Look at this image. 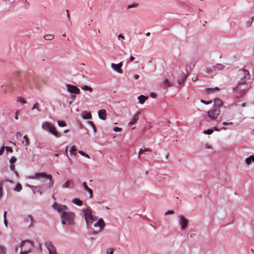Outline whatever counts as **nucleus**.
Wrapping results in <instances>:
<instances>
[{
    "label": "nucleus",
    "mask_w": 254,
    "mask_h": 254,
    "mask_svg": "<svg viewBox=\"0 0 254 254\" xmlns=\"http://www.w3.org/2000/svg\"><path fill=\"white\" fill-rule=\"evenodd\" d=\"M243 71L244 72V77L243 79H241L235 88V91L236 92V98L238 100L237 102L240 101L239 99L242 98L245 95L246 93V88H242V85L244 84L246 81L249 80L250 78V74L249 73V71L245 69H243Z\"/></svg>",
    "instance_id": "1"
},
{
    "label": "nucleus",
    "mask_w": 254,
    "mask_h": 254,
    "mask_svg": "<svg viewBox=\"0 0 254 254\" xmlns=\"http://www.w3.org/2000/svg\"><path fill=\"white\" fill-rule=\"evenodd\" d=\"M21 254H27L31 251L33 247L32 243L29 241H24L21 244Z\"/></svg>",
    "instance_id": "2"
},
{
    "label": "nucleus",
    "mask_w": 254,
    "mask_h": 254,
    "mask_svg": "<svg viewBox=\"0 0 254 254\" xmlns=\"http://www.w3.org/2000/svg\"><path fill=\"white\" fill-rule=\"evenodd\" d=\"M221 113V110L213 107L207 111V114L211 120H217Z\"/></svg>",
    "instance_id": "3"
},
{
    "label": "nucleus",
    "mask_w": 254,
    "mask_h": 254,
    "mask_svg": "<svg viewBox=\"0 0 254 254\" xmlns=\"http://www.w3.org/2000/svg\"><path fill=\"white\" fill-rule=\"evenodd\" d=\"M75 214L72 212H64V225L67 223L70 226L74 224V218Z\"/></svg>",
    "instance_id": "4"
},
{
    "label": "nucleus",
    "mask_w": 254,
    "mask_h": 254,
    "mask_svg": "<svg viewBox=\"0 0 254 254\" xmlns=\"http://www.w3.org/2000/svg\"><path fill=\"white\" fill-rule=\"evenodd\" d=\"M84 214L87 225L92 224L93 222L97 219L96 217L92 215L90 209L84 210Z\"/></svg>",
    "instance_id": "5"
},
{
    "label": "nucleus",
    "mask_w": 254,
    "mask_h": 254,
    "mask_svg": "<svg viewBox=\"0 0 254 254\" xmlns=\"http://www.w3.org/2000/svg\"><path fill=\"white\" fill-rule=\"evenodd\" d=\"M42 128L49 131L56 137H59L58 132L56 130L55 127L48 122L44 123L42 126Z\"/></svg>",
    "instance_id": "6"
},
{
    "label": "nucleus",
    "mask_w": 254,
    "mask_h": 254,
    "mask_svg": "<svg viewBox=\"0 0 254 254\" xmlns=\"http://www.w3.org/2000/svg\"><path fill=\"white\" fill-rule=\"evenodd\" d=\"M33 179L40 180L41 179H45L49 180V188H50L52 184L51 183L52 177L51 175H48L45 173H35L33 176L32 177Z\"/></svg>",
    "instance_id": "7"
},
{
    "label": "nucleus",
    "mask_w": 254,
    "mask_h": 254,
    "mask_svg": "<svg viewBox=\"0 0 254 254\" xmlns=\"http://www.w3.org/2000/svg\"><path fill=\"white\" fill-rule=\"evenodd\" d=\"M53 207L57 210V211L61 214V221L64 224V206L62 205H59L57 203L55 202L53 205Z\"/></svg>",
    "instance_id": "8"
},
{
    "label": "nucleus",
    "mask_w": 254,
    "mask_h": 254,
    "mask_svg": "<svg viewBox=\"0 0 254 254\" xmlns=\"http://www.w3.org/2000/svg\"><path fill=\"white\" fill-rule=\"evenodd\" d=\"M66 87L67 91L70 93L75 94L80 93V90L76 86L67 84L66 85Z\"/></svg>",
    "instance_id": "9"
},
{
    "label": "nucleus",
    "mask_w": 254,
    "mask_h": 254,
    "mask_svg": "<svg viewBox=\"0 0 254 254\" xmlns=\"http://www.w3.org/2000/svg\"><path fill=\"white\" fill-rule=\"evenodd\" d=\"M45 246L49 251V254H57L55 247L50 242H46Z\"/></svg>",
    "instance_id": "10"
},
{
    "label": "nucleus",
    "mask_w": 254,
    "mask_h": 254,
    "mask_svg": "<svg viewBox=\"0 0 254 254\" xmlns=\"http://www.w3.org/2000/svg\"><path fill=\"white\" fill-rule=\"evenodd\" d=\"M179 223L181 225L182 229H185L188 226V220L184 216L181 215L179 216Z\"/></svg>",
    "instance_id": "11"
},
{
    "label": "nucleus",
    "mask_w": 254,
    "mask_h": 254,
    "mask_svg": "<svg viewBox=\"0 0 254 254\" xmlns=\"http://www.w3.org/2000/svg\"><path fill=\"white\" fill-rule=\"evenodd\" d=\"M123 66V62L119 63L118 64H115L114 63L111 64V67L113 69L116 70L119 73H123V70L121 69L122 66Z\"/></svg>",
    "instance_id": "12"
},
{
    "label": "nucleus",
    "mask_w": 254,
    "mask_h": 254,
    "mask_svg": "<svg viewBox=\"0 0 254 254\" xmlns=\"http://www.w3.org/2000/svg\"><path fill=\"white\" fill-rule=\"evenodd\" d=\"M95 227H99V231L101 232L105 228V223L102 218L98 219V221L94 224Z\"/></svg>",
    "instance_id": "13"
},
{
    "label": "nucleus",
    "mask_w": 254,
    "mask_h": 254,
    "mask_svg": "<svg viewBox=\"0 0 254 254\" xmlns=\"http://www.w3.org/2000/svg\"><path fill=\"white\" fill-rule=\"evenodd\" d=\"M106 116L107 113L105 109H101L99 111L98 116L100 119L105 121L106 120Z\"/></svg>",
    "instance_id": "14"
},
{
    "label": "nucleus",
    "mask_w": 254,
    "mask_h": 254,
    "mask_svg": "<svg viewBox=\"0 0 254 254\" xmlns=\"http://www.w3.org/2000/svg\"><path fill=\"white\" fill-rule=\"evenodd\" d=\"M214 108H216L217 109H220L223 105V102L219 99L216 98L215 99L214 101Z\"/></svg>",
    "instance_id": "15"
},
{
    "label": "nucleus",
    "mask_w": 254,
    "mask_h": 254,
    "mask_svg": "<svg viewBox=\"0 0 254 254\" xmlns=\"http://www.w3.org/2000/svg\"><path fill=\"white\" fill-rule=\"evenodd\" d=\"M82 185H83V187L84 189L86 190H87L88 192V193H89V194H90V198H92V197H93V191H92V190L91 189H90L87 186V184H86V183L85 182H83Z\"/></svg>",
    "instance_id": "16"
},
{
    "label": "nucleus",
    "mask_w": 254,
    "mask_h": 254,
    "mask_svg": "<svg viewBox=\"0 0 254 254\" xmlns=\"http://www.w3.org/2000/svg\"><path fill=\"white\" fill-rule=\"evenodd\" d=\"M140 114V112H138L136 114H135L132 120L130 121V122L129 123V125H134L138 120V115Z\"/></svg>",
    "instance_id": "17"
},
{
    "label": "nucleus",
    "mask_w": 254,
    "mask_h": 254,
    "mask_svg": "<svg viewBox=\"0 0 254 254\" xmlns=\"http://www.w3.org/2000/svg\"><path fill=\"white\" fill-rule=\"evenodd\" d=\"M82 118L85 120H89L92 118V115L90 112L84 111L82 113Z\"/></svg>",
    "instance_id": "18"
},
{
    "label": "nucleus",
    "mask_w": 254,
    "mask_h": 254,
    "mask_svg": "<svg viewBox=\"0 0 254 254\" xmlns=\"http://www.w3.org/2000/svg\"><path fill=\"white\" fill-rule=\"evenodd\" d=\"M74 187V183L72 180H68L64 184V188H73Z\"/></svg>",
    "instance_id": "19"
},
{
    "label": "nucleus",
    "mask_w": 254,
    "mask_h": 254,
    "mask_svg": "<svg viewBox=\"0 0 254 254\" xmlns=\"http://www.w3.org/2000/svg\"><path fill=\"white\" fill-rule=\"evenodd\" d=\"M148 99V97L145 96L143 95H140L138 97V99L139 100V102L142 104H143L146 100H147Z\"/></svg>",
    "instance_id": "20"
},
{
    "label": "nucleus",
    "mask_w": 254,
    "mask_h": 254,
    "mask_svg": "<svg viewBox=\"0 0 254 254\" xmlns=\"http://www.w3.org/2000/svg\"><path fill=\"white\" fill-rule=\"evenodd\" d=\"M245 161L247 165H250L252 162H254V156L251 155L250 157L247 158L245 160Z\"/></svg>",
    "instance_id": "21"
},
{
    "label": "nucleus",
    "mask_w": 254,
    "mask_h": 254,
    "mask_svg": "<svg viewBox=\"0 0 254 254\" xmlns=\"http://www.w3.org/2000/svg\"><path fill=\"white\" fill-rule=\"evenodd\" d=\"M145 151H149V152H151V149L150 148H144V149H142V148H140L139 149V151L138 153V158H140V155L142 153H145Z\"/></svg>",
    "instance_id": "22"
},
{
    "label": "nucleus",
    "mask_w": 254,
    "mask_h": 254,
    "mask_svg": "<svg viewBox=\"0 0 254 254\" xmlns=\"http://www.w3.org/2000/svg\"><path fill=\"white\" fill-rule=\"evenodd\" d=\"M72 202L78 206L82 205V201L79 198H74L72 199Z\"/></svg>",
    "instance_id": "23"
},
{
    "label": "nucleus",
    "mask_w": 254,
    "mask_h": 254,
    "mask_svg": "<svg viewBox=\"0 0 254 254\" xmlns=\"http://www.w3.org/2000/svg\"><path fill=\"white\" fill-rule=\"evenodd\" d=\"M164 87H170L171 86V83L169 81L168 79H166L162 83Z\"/></svg>",
    "instance_id": "24"
},
{
    "label": "nucleus",
    "mask_w": 254,
    "mask_h": 254,
    "mask_svg": "<svg viewBox=\"0 0 254 254\" xmlns=\"http://www.w3.org/2000/svg\"><path fill=\"white\" fill-rule=\"evenodd\" d=\"M219 91V88L218 87H215L214 88H207L206 90V91L209 94L211 93L214 92H215V91Z\"/></svg>",
    "instance_id": "25"
},
{
    "label": "nucleus",
    "mask_w": 254,
    "mask_h": 254,
    "mask_svg": "<svg viewBox=\"0 0 254 254\" xmlns=\"http://www.w3.org/2000/svg\"><path fill=\"white\" fill-rule=\"evenodd\" d=\"M54 37V35L52 34H48L44 36V39L46 40H52Z\"/></svg>",
    "instance_id": "26"
},
{
    "label": "nucleus",
    "mask_w": 254,
    "mask_h": 254,
    "mask_svg": "<svg viewBox=\"0 0 254 254\" xmlns=\"http://www.w3.org/2000/svg\"><path fill=\"white\" fill-rule=\"evenodd\" d=\"M214 131V130L213 129H208L206 130H203V133L206 134H212Z\"/></svg>",
    "instance_id": "27"
},
{
    "label": "nucleus",
    "mask_w": 254,
    "mask_h": 254,
    "mask_svg": "<svg viewBox=\"0 0 254 254\" xmlns=\"http://www.w3.org/2000/svg\"><path fill=\"white\" fill-rule=\"evenodd\" d=\"M81 89L86 91H89L90 92L92 91V88L88 86L87 85H84V86L81 87Z\"/></svg>",
    "instance_id": "28"
},
{
    "label": "nucleus",
    "mask_w": 254,
    "mask_h": 254,
    "mask_svg": "<svg viewBox=\"0 0 254 254\" xmlns=\"http://www.w3.org/2000/svg\"><path fill=\"white\" fill-rule=\"evenodd\" d=\"M28 219H29L30 222H31V223L30 224V227H31V226H33V224H34V219H33V217L32 215H29L28 216Z\"/></svg>",
    "instance_id": "29"
},
{
    "label": "nucleus",
    "mask_w": 254,
    "mask_h": 254,
    "mask_svg": "<svg viewBox=\"0 0 254 254\" xmlns=\"http://www.w3.org/2000/svg\"><path fill=\"white\" fill-rule=\"evenodd\" d=\"M88 123L92 127L94 132H96V128L94 123L92 121H88Z\"/></svg>",
    "instance_id": "30"
},
{
    "label": "nucleus",
    "mask_w": 254,
    "mask_h": 254,
    "mask_svg": "<svg viewBox=\"0 0 254 254\" xmlns=\"http://www.w3.org/2000/svg\"><path fill=\"white\" fill-rule=\"evenodd\" d=\"M6 254L5 248L2 246H0V254Z\"/></svg>",
    "instance_id": "31"
},
{
    "label": "nucleus",
    "mask_w": 254,
    "mask_h": 254,
    "mask_svg": "<svg viewBox=\"0 0 254 254\" xmlns=\"http://www.w3.org/2000/svg\"><path fill=\"white\" fill-rule=\"evenodd\" d=\"M17 101L19 102L22 104L26 103L25 100L21 97H18L17 99Z\"/></svg>",
    "instance_id": "32"
},
{
    "label": "nucleus",
    "mask_w": 254,
    "mask_h": 254,
    "mask_svg": "<svg viewBox=\"0 0 254 254\" xmlns=\"http://www.w3.org/2000/svg\"><path fill=\"white\" fill-rule=\"evenodd\" d=\"M22 189V186L20 184H18L15 186L14 190L16 191H20Z\"/></svg>",
    "instance_id": "33"
},
{
    "label": "nucleus",
    "mask_w": 254,
    "mask_h": 254,
    "mask_svg": "<svg viewBox=\"0 0 254 254\" xmlns=\"http://www.w3.org/2000/svg\"><path fill=\"white\" fill-rule=\"evenodd\" d=\"M32 110L33 109H37L38 111H40V109H39V105L38 103H35L33 106V107L32 108Z\"/></svg>",
    "instance_id": "34"
},
{
    "label": "nucleus",
    "mask_w": 254,
    "mask_h": 254,
    "mask_svg": "<svg viewBox=\"0 0 254 254\" xmlns=\"http://www.w3.org/2000/svg\"><path fill=\"white\" fill-rule=\"evenodd\" d=\"M78 153L83 156H84L87 158H90L89 155L87 154H86L84 152H83L82 151L79 150V151H78Z\"/></svg>",
    "instance_id": "35"
},
{
    "label": "nucleus",
    "mask_w": 254,
    "mask_h": 254,
    "mask_svg": "<svg viewBox=\"0 0 254 254\" xmlns=\"http://www.w3.org/2000/svg\"><path fill=\"white\" fill-rule=\"evenodd\" d=\"M76 151V149H75V147L73 146L71 149L69 150V152L71 154H74V155H76L75 152Z\"/></svg>",
    "instance_id": "36"
},
{
    "label": "nucleus",
    "mask_w": 254,
    "mask_h": 254,
    "mask_svg": "<svg viewBox=\"0 0 254 254\" xmlns=\"http://www.w3.org/2000/svg\"><path fill=\"white\" fill-rule=\"evenodd\" d=\"M138 5V4L137 3H133L132 4H129L127 6V8L128 9L133 8V7H136Z\"/></svg>",
    "instance_id": "37"
},
{
    "label": "nucleus",
    "mask_w": 254,
    "mask_h": 254,
    "mask_svg": "<svg viewBox=\"0 0 254 254\" xmlns=\"http://www.w3.org/2000/svg\"><path fill=\"white\" fill-rule=\"evenodd\" d=\"M16 161V158L14 156H12L11 159H10L9 160V162H10V164H13Z\"/></svg>",
    "instance_id": "38"
},
{
    "label": "nucleus",
    "mask_w": 254,
    "mask_h": 254,
    "mask_svg": "<svg viewBox=\"0 0 254 254\" xmlns=\"http://www.w3.org/2000/svg\"><path fill=\"white\" fill-rule=\"evenodd\" d=\"M23 138L24 139V140H25V141L26 142V145H29L30 142H29V139L27 137V136L26 135H24V137H23Z\"/></svg>",
    "instance_id": "39"
},
{
    "label": "nucleus",
    "mask_w": 254,
    "mask_h": 254,
    "mask_svg": "<svg viewBox=\"0 0 254 254\" xmlns=\"http://www.w3.org/2000/svg\"><path fill=\"white\" fill-rule=\"evenodd\" d=\"M10 168L11 170L13 171L16 174H17V172L15 171V166L12 164L10 165Z\"/></svg>",
    "instance_id": "40"
},
{
    "label": "nucleus",
    "mask_w": 254,
    "mask_h": 254,
    "mask_svg": "<svg viewBox=\"0 0 254 254\" xmlns=\"http://www.w3.org/2000/svg\"><path fill=\"white\" fill-rule=\"evenodd\" d=\"M200 102L204 104H206V105H208V104H210L212 103V101H206L205 100H200Z\"/></svg>",
    "instance_id": "41"
},
{
    "label": "nucleus",
    "mask_w": 254,
    "mask_h": 254,
    "mask_svg": "<svg viewBox=\"0 0 254 254\" xmlns=\"http://www.w3.org/2000/svg\"><path fill=\"white\" fill-rule=\"evenodd\" d=\"M5 149L6 151L12 152L13 151L12 148L9 146H6Z\"/></svg>",
    "instance_id": "42"
},
{
    "label": "nucleus",
    "mask_w": 254,
    "mask_h": 254,
    "mask_svg": "<svg viewBox=\"0 0 254 254\" xmlns=\"http://www.w3.org/2000/svg\"><path fill=\"white\" fill-rule=\"evenodd\" d=\"M174 213V211L173 210H168L166 211L165 213V215H169V214H173Z\"/></svg>",
    "instance_id": "43"
},
{
    "label": "nucleus",
    "mask_w": 254,
    "mask_h": 254,
    "mask_svg": "<svg viewBox=\"0 0 254 254\" xmlns=\"http://www.w3.org/2000/svg\"><path fill=\"white\" fill-rule=\"evenodd\" d=\"M114 130L116 132L121 131L122 128L119 127H115L114 128Z\"/></svg>",
    "instance_id": "44"
},
{
    "label": "nucleus",
    "mask_w": 254,
    "mask_h": 254,
    "mask_svg": "<svg viewBox=\"0 0 254 254\" xmlns=\"http://www.w3.org/2000/svg\"><path fill=\"white\" fill-rule=\"evenodd\" d=\"M58 125L60 127H64V122L63 121H59Z\"/></svg>",
    "instance_id": "45"
},
{
    "label": "nucleus",
    "mask_w": 254,
    "mask_h": 254,
    "mask_svg": "<svg viewBox=\"0 0 254 254\" xmlns=\"http://www.w3.org/2000/svg\"><path fill=\"white\" fill-rule=\"evenodd\" d=\"M4 146H3L2 147H1V148L0 149V155H2V153L4 151Z\"/></svg>",
    "instance_id": "46"
},
{
    "label": "nucleus",
    "mask_w": 254,
    "mask_h": 254,
    "mask_svg": "<svg viewBox=\"0 0 254 254\" xmlns=\"http://www.w3.org/2000/svg\"><path fill=\"white\" fill-rule=\"evenodd\" d=\"M150 96L153 98H155L156 97L157 95L156 93L152 92L150 94Z\"/></svg>",
    "instance_id": "47"
},
{
    "label": "nucleus",
    "mask_w": 254,
    "mask_h": 254,
    "mask_svg": "<svg viewBox=\"0 0 254 254\" xmlns=\"http://www.w3.org/2000/svg\"><path fill=\"white\" fill-rule=\"evenodd\" d=\"M2 196V184L0 183V197Z\"/></svg>",
    "instance_id": "48"
},
{
    "label": "nucleus",
    "mask_w": 254,
    "mask_h": 254,
    "mask_svg": "<svg viewBox=\"0 0 254 254\" xmlns=\"http://www.w3.org/2000/svg\"><path fill=\"white\" fill-rule=\"evenodd\" d=\"M232 124H233L232 122H224L223 123V125H232Z\"/></svg>",
    "instance_id": "49"
},
{
    "label": "nucleus",
    "mask_w": 254,
    "mask_h": 254,
    "mask_svg": "<svg viewBox=\"0 0 254 254\" xmlns=\"http://www.w3.org/2000/svg\"><path fill=\"white\" fill-rule=\"evenodd\" d=\"M18 111H17L15 113V116H14V118L15 120H18Z\"/></svg>",
    "instance_id": "50"
},
{
    "label": "nucleus",
    "mask_w": 254,
    "mask_h": 254,
    "mask_svg": "<svg viewBox=\"0 0 254 254\" xmlns=\"http://www.w3.org/2000/svg\"><path fill=\"white\" fill-rule=\"evenodd\" d=\"M120 38L125 39V36L122 34H119L118 35V39H120Z\"/></svg>",
    "instance_id": "51"
},
{
    "label": "nucleus",
    "mask_w": 254,
    "mask_h": 254,
    "mask_svg": "<svg viewBox=\"0 0 254 254\" xmlns=\"http://www.w3.org/2000/svg\"><path fill=\"white\" fill-rule=\"evenodd\" d=\"M191 79L193 81H196L198 78L197 76H193L192 77Z\"/></svg>",
    "instance_id": "52"
},
{
    "label": "nucleus",
    "mask_w": 254,
    "mask_h": 254,
    "mask_svg": "<svg viewBox=\"0 0 254 254\" xmlns=\"http://www.w3.org/2000/svg\"><path fill=\"white\" fill-rule=\"evenodd\" d=\"M114 249H113V248L110 249L109 254H113L114 253Z\"/></svg>",
    "instance_id": "53"
},
{
    "label": "nucleus",
    "mask_w": 254,
    "mask_h": 254,
    "mask_svg": "<svg viewBox=\"0 0 254 254\" xmlns=\"http://www.w3.org/2000/svg\"><path fill=\"white\" fill-rule=\"evenodd\" d=\"M133 77L134 79L137 80L139 78V76L138 75H134Z\"/></svg>",
    "instance_id": "54"
},
{
    "label": "nucleus",
    "mask_w": 254,
    "mask_h": 254,
    "mask_svg": "<svg viewBox=\"0 0 254 254\" xmlns=\"http://www.w3.org/2000/svg\"><path fill=\"white\" fill-rule=\"evenodd\" d=\"M65 11H66V14H67V17L68 19H69V14L68 11V10H66Z\"/></svg>",
    "instance_id": "55"
},
{
    "label": "nucleus",
    "mask_w": 254,
    "mask_h": 254,
    "mask_svg": "<svg viewBox=\"0 0 254 254\" xmlns=\"http://www.w3.org/2000/svg\"><path fill=\"white\" fill-rule=\"evenodd\" d=\"M206 72L207 73H209L210 72H211V69L209 68H207L206 69Z\"/></svg>",
    "instance_id": "56"
},
{
    "label": "nucleus",
    "mask_w": 254,
    "mask_h": 254,
    "mask_svg": "<svg viewBox=\"0 0 254 254\" xmlns=\"http://www.w3.org/2000/svg\"><path fill=\"white\" fill-rule=\"evenodd\" d=\"M71 97L72 100H74L76 97V96L74 95H71Z\"/></svg>",
    "instance_id": "57"
},
{
    "label": "nucleus",
    "mask_w": 254,
    "mask_h": 254,
    "mask_svg": "<svg viewBox=\"0 0 254 254\" xmlns=\"http://www.w3.org/2000/svg\"><path fill=\"white\" fill-rule=\"evenodd\" d=\"M184 82V79H183L182 81H180V80L178 81V83L179 84V85H180L182 83H183Z\"/></svg>",
    "instance_id": "58"
},
{
    "label": "nucleus",
    "mask_w": 254,
    "mask_h": 254,
    "mask_svg": "<svg viewBox=\"0 0 254 254\" xmlns=\"http://www.w3.org/2000/svg\"><path fill=\"white\" fill-rule=\"evenodd\" d=\"M214 130H216V131H219V129L217 127H214Z\"/></svg>",
    "instance_id": "59"
},
{
    "label": "nucleus",
    "mask_w": 254,
    "mask_h": 254,
    "mask_svg": "<svg viewBox=\"0 0 254 254\" xmlns=\"http://www.w3.org/2000/svg\"><path fill=\"white\" fill-rule=\"evenodd\" d=\"M134 60V58L133 56H130V60L131 61H133Z\"/></svg>",
    "instance_id": "60"
},
{
    "label": "nucleus",
    "mask_w": 254,
    "mask_h": 254,
    "mask_svg": "<svg viewBox=\"0 0 254 254\" xmlns=\"http://www.w3.org/2000/svg\"><path fill=\"white\" fill-rule=\"evenodd\" d=\"M6 212L4 211L3 213V218L4 219L6 218Z\"/></svg>",
    "instance_id": "61"
},
{
    "label": "nucleus",
    "mask_w": 254,
    "mask_h": 254,
    "mask_svg": "<svg viewBox=\"0 0 254 254\" xmlns=\"http://www.w3.org/2000/svg\"><path fill=\"white\" fill-rule=\"evenodd\" d=\"M4 223L5 226H7V221H6V218L4 219Z\"/></svg>",
    "instance_id": "62"
},
{
    "label": "nucleus",
    "mask_w": 254,
    "mask_h": 254,
    "mask_svg": "<svg viewBox=\"0 0 254 254\" xmlns=\"http://www.w3.org/2000/svg\"><path fill=\"white\" fill-rule=\"evenodd\" d=\"M246 106V103H242L241 104V107H245Z\"/></svg>",
    "instance_id": "63"
},
{
    "label": "nucleus",
    "mask_w": 254,
    "mask_h": 254,
    "mask_svg": "<svg viewBox=\"0 0 254 254\" xmlns=\"http://www.w3.org/2000/svg\"><path fill=\"white\" fill-rule=\"evenodd\" d=\"M195 235V234H191L190 236L191 238H193Z\"/></svg>",
    "instance_id": "64"
}]
</instances>
